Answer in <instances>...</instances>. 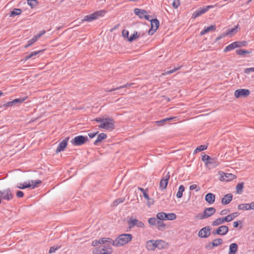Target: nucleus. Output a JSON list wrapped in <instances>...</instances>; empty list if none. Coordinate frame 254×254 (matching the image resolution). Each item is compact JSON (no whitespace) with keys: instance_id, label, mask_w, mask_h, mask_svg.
Returning <instances> with one entry per match:
<instances>
[{"instance_id":"1","label":"nucleus","mask_w":254,"mask_h":254,"mask_svg":"<svg viewBox=\"0 0 254 254\" xmlns=\"http://www.w3.org/2000/svg\"><path fill=\"white\" fill-rule=\"evenodd\" d=\"M94 121L100 123V125L98 126L99 128L112 130L115 127L114 120L111 118H96Z\"/></svg>"},{"instance_id":"34","label":"nucleus","mask_w":254,"mask_h":254,"mask_svg":"<svg viewBox=\"0 0 254 254\" xmlns=\"http://www.w3.org/2000/svg\"><path fill=\"white\" fill-rule=\"evenodd\" d=\"M249 208H250L249 206V203L241 204L238 206V208L239 210H249Z\"/></svg>"},{"instance_id":"41","label":"nucleus","mask_w":254,"mask_h":254,"mask_svg":"<svg viewBox=\"0 0 254 254\" xmlns=\"http://www.w3.org/2000/svg\"><path fill=\"white\" fill-rule=\"evenodd\" d=\"M37 39L35 36L31 40L28 41V43L24 46V48H27L28 47L32 45L34 43H35L37 41Z\"/></svg>"},{"instance_id":"43","label":"nucleus","mask_w":254,"mask_h":254,"mask_svg":"<svg viewBox=\"0 0 254 254\" xmlns=\"http://www.w3.org/2000/svg\"><path fill=\"white\" fill-rule=\"evenodd\" d=\"M138 34L137 33V32H134L133 34L132 35L130 36L128 38V41L129 42H132V41H133L134 40H135V39L138 38Z\"/></svg>"},{"instance_id":"15","label":"nucleus","mask_w":254,"mask_h":254,"mask_svg":"<svg viewBox=\"0 0 254 254\" xmlns=\"http://www.w3.org/2000/svg\"><path fill=\"white\" fill-rule=\"evenodd\" d=\"M169 179L170 173L168 172L166 175L160 182L159 188L161 190H164L166 188Z\"/></svg>"},{"instance_id":"22","label":"nucleus","mask_w":254,"mask_h":254,"mask_svg":"<svg viewBox=\"0 0 254 254\" xmlns=\"http://www.w3.org/2000/svg\"><path fill=\"white\" fill-rule=\"evenodd\" d=\"M146 248L149 251L154 250L156 247L155 241L149 240L146 242Z\"/></svg>"},{"instance_id":"8","label":"nucleus","mask_w":254,"mask_h":254,"mask_svg":"<svg viewBox=\"0 0 254 254\" xmlns=\"http://www.w3.org/2000/svg\"><path fill=\"white\" fill-rule=\"evenodd\" d=\"M128 225L129 228H133L135 226L139 228H144L145 227V225L142 222L133 218H129L128 221Z\"/></svg>"},{"instance_id":"31","label":"nucleus","mask_w":254,"mask_h":254,"mask_svg":"<svg viewBox=\"0 0 254 254\" xmlns=\"http://www.w3.org/2000/svg\"><path fill=\"white\" fill-rule=\"evenodd\" d=\"M157 226V229L160 231H163L166 229V224L161 221H158L157 222V224H156Z\"/></svg>"},{"instance_id":"7","label":"nucleus","mask_w":254,"mask_h":254,"mask_svg":"<svg viewBox=\"0 0 254 254\" xmlns=\"http://www.w3.org/2000/svg\"><path fill=\"white\" fill-rule=\"evenodd\" d=\"M88 139L87 136L78 135L75 136L73 139L71 141V142L74 145L79 146L84 144L88 140Z\"/></svg>"},{"instance_id":"9","label":"nucleus","mask_w":254,"mask_h":254,"mask_svg":"<svg viewBox=\"0 0 254 254\" xmlns=\"http://www.w3.org/2000/svg\"><path fill=\"white\" fill-rule=\"evenodd\" d=\"M250 91L246 89H239L236 90L234 92V96L236 98L242 97H245L250 95Z\"/></svg>"},{"instance_id":"57","label":"nucleus","mask_w":254,"mask_h":254,"mask_svg":"<svg viewBox=\"0 0 254 254\" xmlns=\"http://www.w3.org/2000/svg\"><path fill=\"white\" fill-rule=\"evenodd\" d=\"M46 31L45 30H43L39 34L35 35V37L36 38V39L38 40L39 38H40L41 36L44 35Z\"/></svg>"},{"instance_id":"10","label":"nucleus","mask_w":254,"mask_h":254,"mask_svg":"<svg viewBox=\"0 0 254 254\" xmlns=\"http://www.w3.org/2000/svg\"><path fill=\"white\" fill-rule=\"evenodd\" d=\"M213 7L212 5H208L203 7H201L196 10L192 15V18L195 19L196 17L199 16L201 14L205 13L210 8Z\"/></svg>"},{"instance_id":"61","label":"nucleus","mask_w":254,"mask_h":254,"mask_svg":"<svg viewBox=\"0 0 254 254\" xmlns=\"http://www.w3.org/2000/svg\"><path fill=\"white\" fill-rule=\"evenodd\" d=\"M43 50H40V51H38L33 52L31 53L32 57L37 55L39 53H41L42 52H43Z\"/></svg>"},{"instance_id":"5","label":"nucleus","mask_w":254,"mask_h":254,"mask_svg":"<svg viewBox=\"0 0 254 254\" xmlns=\"http://www.w3.org/2000/svg\"><path fill=\"white\" fill-rule=\"evenodd\" d=\"M105 13L106 11L104 10H98L90 15L85 16L83 21L90 22L93 20L96 19L100 16H103Z\"/></svg>"},{"instance_id":"44","label":"nucleus","mask_w":254,"mask_h":254,"mask_svg":"<svg viewBox=\"0 0 254 254\" xmlns=\"http://www.w3.org/2000/svg\"><path fill=\"white\" fill-rule=\"evenodd\" d=\"M206 148H207V146L201 145H200L199 146L197 147L194 150V152H195V153H197L198 152H200V151L204 150L206 149Z\"/></svg>"},{"instance_id":"18","label":"nucleus","mask_w":254,"mask_h":254,"mask_svg":"<svg viewBox=\"0 0 254 254\" xmlns=\"http://www.w3.org/2000/svg\"><path fill=\"white\" fill-rule=\"evenodd\" d=\"M68 138L63 140L62 142H61L56 150V153H59V152L63 151L67 146V140Z\"/></svg>"},{"instance_id":"36","label":"nucleus","mask_w":254,"mask_h":254,"mask_svg":"<svg viewBox=\"0 0 254 254\" xmlns=\"http://www.w3.org/2000/svg\"><path fill=\"white\" fill-rule=\"evenodd\" d=\"M185 190V187L183 185H181L179 187L178 191L177 193L176 196L178 198H181L183 196V193Z\"/></svg>"},{"instance_id":"16","label":"nucleus","mask_w":254,"mask_h":254,"mask_svg":"<svg viewBox=\"0 0 254 254\" xmlns=\"http://www.w3.org/2000/svg\"><path fill=\"white\" fill-rule=\"evenodd\" d=\"M210 235V229L205 227L201 229L198 232V235L200 238H207Z\"/></svg>"},{"instance_id":"63","label":"nucleus","mask_w":254,"mask_h":254,"mask_svg":"<svg viewBox=\"0 0 254 254\" xmlns=\"http://www.w3.org/2000/svg\"><path fill=\"white\" fill-rule=\"evenodd\" d=\"M249 208L250 210L254 209V201L252 202L251 203L249 204Z\"/></svg>"},{"instance_id":"52","label":"nucleus","mask_w":254,"mask_h":254,"mask_svg":"<svg viewBox=\"0 0 254 254\" xmlns=\"http://www.w3.org/2000/svg\"><path fill=\"white\" fill-rule=\"evenodd\" d=\"M60 248V247L57 246L56 247H52L50 248L49 253V254H52L56 252V250L59 249Z\"/></svg>"},{"instance_id":"60","label":"nucleus","mask_w":254,"mask_h":254,"mask_svg":"<svg viewBox=\"0 0 254 254\" xmlns=\"http://www.w3.org/2000/svg\"><path fill=\"white\" fill-rule=\"evenodd\" d=\"M230 215L233 220L235 218L238 216V213L237 212H234L231 213V214H230Z\"/></svg>"},{"instance_id":"27","label":"nucleus","mask_w":254,"mask_h":254,"mask_svg":"<svg viewBox=\"0 0 254 254\" xmlns=\"http://www.w3.org/2000/svg\"><path fill=\"white\" fill-rule=\"evenodd\" d=\"M225 222H224L223 218V217H220V218H218L216 219L214 221H213L212 222V225L213 226H218V225H221L222 224H223Z\"/></svg>"},{"instance_id":"40","label":"nucleus","mask_w":254,"mask_h":254,"mask_svg":"<svg viewBox=\"0 0 254 254\" xmlns=\"http://www.w3.org/2000/svg\"><path fill=\"white\" fill-rule=\"evenodd\" d=\"M125 199L123 198H119L117 199H116L112 203V205L113 206H116L118 204H119L121 203H122L124 201Z\"/></svg>"},{"instance_id":"28","label":"nucleus","mask_w":254,"mask_h":254,"mask_svg":"<svg viewBox=\"0 0 254 254\" xmlns=\"http://www.w3.org/2000/svg\"><path fill=\"white\" fill-rule=\"evenodd\" d=\"M244 187V183H238L236 186V193L238 194H241L243 192V189Z\"/></svg>"},{"instance_id":"62","label":"nucleus","mask_w":254,"mask_h":254,"mask_svg":"<svg viewBox=\"0 0 254 254\" xmlns=\"http://www.w3.org/2000/svg\"><path fill=\"white\" fill-rule=\"evenodd\" d=\"M98 132L95 133H90L88 134V135L90 138H92L95 136V135L97 134Z\"/></svg>"},{"instance_id":"13","label":"nucleus","mask_w":254,"mask_h":254,"mask_svg":"<svg viewBox=\"0 0 254 254\" xmlns=\"http://www.w3.org/2000/svg\"><path fill=\"white\" fill-rule=\"evenodd\" d=\"M0 196L2 199L7 200H9L13 197L12 193L9 189L0 190Z\"/></svg>"},{"instance_id":"58","label":"nucleus","mask_w":254,"mask_h":254,"mask_svg":"<svg viewBox=\"0 0 254 254\" xmlns=\"http://www.w3.org/2000/svg\"><path fill=\"white\" fill-rule=\"evenodd\" d=\"M99 244H101L100 239L99 240H95L92 242V246L93 247H96Z\"/></svg>"},{"instance_id":"33","label":"nucleus","mask_w":254,"mask_h":254,"mask_svg":"<svg viewBox=\"0 0 254 254\" xmlns=\"http://www.w3.org/2000/svg\"><path fill=\"white\" fill-rule=\"evenodd\" d=\"M166 213L163 212H161L157 213L156 217L158 220H166Z\"/></svg>"},{"instance_id":"35","label":"nucleus","mask_w":254,"mask_h":254,"mask_svg":"<svg viewBox=\"0 0 254 254\" xmlns=\"http://www.w3.org/2000/svg\"><path fill=\"white\" fill-rule=\"evenodd\" d=\"M158 219L155 217H151L148 219V222L150 226H155L157 224V222H158Z\"/></svg>"},{"instance_id":"56","label":"nucleus","mask_w":254,"mask_h":254,"mask_svg":"<svg viewBox=\"0 0 254 254\" xmlns=\"http://www.w3.org/2000/svg\"><path fill=\"white\" fill-rule=\"evenodd\" d=\"M14 104H13V101H12L8 102L6 103L3 104V106L5 107H7L12 106Z\"/></svg>"},{"instance_id":"59","label":"nucleus","mask_w":254,"mask_h":254,"mask_svg":"<svg viewBox=\"0 0 254 254\" xmlns=\"http://www.w3.org/2000/svg\"><path fill=\"white\" fill-rule=\"evenodd\" d=\"M23 192L20 190H18L17 192H16V196L17 197H22L23 196Z\"/></svg>"},{"instance_id":"19","label":"nucleus","mask_w":254,"mask_h":254,"mask_svg":"<svg viewBox=\"0 0 254 254\" xmlns=\"http://www.w3.org/2000/svg\"><path fill=\"white\" fill-rule=\"evenodd\" d=\"M241 44L239 42H235L227 46L224 49V52H227L234 49L236 48L241 47Z\"/></svg>"},{"instance_id":"25","label":"nucleus","mask_w":254,"mask_h":254,"mask_svg":"<svg viewBox=\"0 0 254 254\" xmlns=\"http://www.w3.org/2000/svg\"><path fill=\"white\" fill-rule=\"evenodd\" d=\"M238 245L236 243H232L229 246V252L228 254H235L238 250Z\"/></svg>"},{"instance_id":"24","label":"nucleus","mask_w":254,"mask_h":254,"mask_svg":"<svg viewBox=\"0 0 254 254\" xmlns=\"http://www.w3.org/2000/svg\"><path fill=\"white\" fill-rule=\"evenodd\" d=\"M107 138V135L104 133H101L98 135L96 140L94 142L95 145H98V143H100L103 139Z\"/></svg>"},{"instance_id":"39","label":"nucleus","mask_w":254,"mask_h":254,"mask_svg":"<svg viewBox=\"0 0 254 254\" xmlns=\"http://www.w3.org/2000/svg\"><path fill=\"white\" fill-rule=\"evenodd\" d=\"M223 242V240L221 239H215L213 241L212 245L213 247H217L220 245Z\"/></svg>"},{"instance_id":"47","label":"nucleus","mask_w":254,"mask_h":254,"mask_svg":"<svg viewBox=\"0 0 254 254\" xmlns=\"http://www.w3.org/2000/svg\"><path fill=\"white\" fill-rule=\"evenodd\" d=\"M180 5V0H174L172 3L173 8L177 9Z\"/></svg>"},{"instance_id":"29","label":"nucleus","mask_w":254,"mask_h":254,"mask_svg":"<svg viewBox=\"0 0 254 254\" xmlns=\"http://www.w3.org/2000/svg\"><path fill=\"white\" fill-rule=\"evenodd\" d=\"M176 119V117H170L163 119L161 121H156L155 123L159 126H161L162 124L166 123L168 121H172L174 119Z\"/></svg>"},{"instance_id":"32","label":"nucleus","mask_w":254,"mask_h":254,"mask_svg":"<svg viewBox=\"0 0 254 254\" xmlns=\"http://www.w3.org/2000/svg\"><path fill=\"white\" fill-rule=\"evenodd\" d=\"M238 25H237L235 28L229 29L227 31L226 35L230 36H232L234 34H235L237 31V29L238 28Z\"/></svg>"},{"instance_id":"46","label":"nucleus","mask_w":254,"mask_h":254,"mask_svg":"<svg viewBox=\"0 0 254 254\" xmlns=\"http://www.w3.org/2000/svg\"><path fill=\"white\" fill-rule=\"evenodd\" d=\"M143 195L144 197L148 201V205L149 206L150 204H151L152 203H151L149 201L151 200L150 198L149 197L148 194H147V191L146 190L145 191L143 192Z\"/></svg>"},{"instance_id":"20","label":"nucleus","mask_w":254,"mask_h":254,"mask_svg":"<svg viewBox=\"0 0 254 254\" xmlns=\"http://www.w3.org/2000/svg\"><path fill=\"white\" fill-rule=\"evenodd\" d=\"M205 200L209 204H212L215 202V195L212 193H208L206 194L205 196Z\"/></svg>"},{"instance_id":"3","label":"nucleus","mask_w":254,"mask_h":254,"mask_svg":"<svg viewBox=\"0 0 254 254\" xmlns=\"http://www.w3.org/2000/svg\"><path fill=\"white\" fill-rule=\"evenodd\" d=\"M42 183L40 180L35 181H31L28 183H24L23 184H19L17 185L16 187L20 189H24L26 188H31L32 189H34L37 187V185Z\"/></svg>"},{"instance_id":"26","label":"nucleus","mask_w":254,"mask_h":254,"mask_svg":"<svg viewBox=\"0 0 254 254\" xmlns=\"http://www.w3.org/2000/svg\"><path fill=\"white\" fill-rule=\"evenodd\" d=\"M216 29V26L215 25H211L210 26L207 27V28H205L203 30H202L200 34V35H203L211 31H214Z\"/></svg>"},{"instance_id":"42","label":"nucleus","mask_w":254,"mask_h":254,"mask_svg":"<svg viewBox=\"0 0 254 254\" xmlns=\"http://www.w3.org/2000/svg\"><path fill=\"white\" fill-rule=\"evenodd\" d=\"M27 3L32 8L36 6L38 4V2L36 0H27Z\"/></svg>"},{"instance_id":"53","label":"nucleus","mask_w":254,"mask_h":254,"mask_svg":"<svg viewBox=\"0 0 254 254\" xmlns=\"http://www.w3.org/2000/svg\"><path fill=\"white\" fill-rule=\"evenodd\" d=\"M251 72H254V67L245 68L244 72L247 74H249Z\"/></svg>"},{"instance_id":"14","label":"nucleus","mask_w":254,"mask_h":254,"mask_svg":"<svg viewBox=\"0 0 254 254\" xmlns=\"http://www.w3.org/2000/svg\"><path fill=\"white\" fill-rule=\"evenodd\" d=\"M229 231L228 227L227 226L223 225L220 226L216 231L213 232L214 235H225Z\"/></svg>"},{"instance_id":"4","label":"nucleus","mask_w":254,"mask_h":254,"mask_svg":"<svg viewBox=\"0 0 254 254\" xmlns=\"http://www.w3.org/2000/svg\"><path fill=\"white\" fill-rule=\"evenodd\" d=\"M113 252L112 248L109 246H99L93 250V254H111Z\"/></svg>"},{"instance_id":"64","label":"nucleus","mask_w":254,"mask_h":254,"mask_svg":"<svg viewBox=\"0 0 254 254\" xmlns=\"http://www.w3.org/2000/svg\"><path fill=\"white\" fill-rule=\"evenodd\" d=\"M31 58H32V56L31 53H30L29 55H27V56H26L25 57L24 60L25 61H27V60H28V59H30Z\"/></svg>"},{"instance_id":"55","label":"nucleus","mask_w":254,"mask_h":254,"mask_svg":"<svg viewBox=\"0 0 254 254\" xmlns=\"http://www.w3.org/2000/svg\"><path fill=\"white\" fill-rule=\"evenodd\" d=\"M223 219H224V222H230L231 221H232V219L230 216V215H228L224 217H223Z\"/></svg>"},{"instance_id":"11","label":"nucleus","mask_w":254,"mask_h":254,"mask_svg":"<svg viewBox=\"0 0 254 254\" xmlns=\"http://www.w3.org/2000/svg\"><path fill=\"white\" fill-rule=\"evenodd\" d=\"M220 180L228 182L232 181L236 178V176L231 173H226L221 172L220 173Z\"/></svg>"},{"instance_id":"51","label":"nucleus","mask_w":254,"mask_h":254,"mask_svg":"<svg viewBox=\"0 0 254 254\" xmlns=\"http://www.w3.org/2000/svg\"><path fill=\"white\" fill-rule=\"evenodd\" d=\"M128 34H129V33L127 30H125V29L123 30L122 35L123 37L128 39L129 38Z\"/></svg>"},{"instance_id":"17","label":"nucleus","mask_w":254,"mask_h":254,"mask_svg":"<svg viewBox=\"0 0 254 254\" xmlns=\"http://www.w3.org/2000/svg\"><path fill=\"white\" fill-rule=\"evenodd\" d=\"M155 244L156 248L158 249H166L168 247V244L161 240H155Z\"/></svg>"},{"instance_id":"30","label":"nucleus","mask_w":254,"mask_h":254,"mask_svg":"<svg viewBox=\"0 0 254 254\" xmlns=\"http://www.w3.org/2000/svg\"><path fill=\"white\" fill-rule=\"evenodd\" d=\"M101 244L108 243L113 246L114 240L109 238H103L100 239Z\"/></svg>"},{"instance_id":"49","label":"nucleus","mask_w":254,"mask_h":254,"mask_svg":"<svg viewBox=\"0 0 254 254\" xmlns=\"http://www.w3.org/2000/svg\"><path fill=\"white\" fill-rule=\"evenodd\" d=\"M190 190H193L196 189V190H195L196 191H198L200 190V188L199 187H197V185L195 184H193V185L190 186Z\"/></svg>"},{"instance_id":"21","label":"nucleus","mask_w":254,"mask_h":254,"mask_svg":"<svg viewBox=\"0 0 254 254\" xmlns=\"http://www.w3.org/2000/svg\"><path fill=\"white\" fill-rule=\"evenodd\" d=\"M233 198V195L231 193H228L222 198L221 203L223 205L229 203Z\"/></svg>"},{"instance_id":"50","label":"nucleus","mask_w":254,"mask_h":254,"mask_svg":"<svg viewBox=\"0 0 254 254\" xmlns=\"http://www.w3.org/2000/svg\"><path fill=\"white\" fill-rule=\"evenodd\" d=\"M180 68H181V66H179V67H178L177 68H174L173 69H171V70H168V71H166L165 74H169L175 72L176 71L179 70V69H180Z\"/></svg>"},{"instance_id":"6","label":"nucleus","mask_w":254,"mask_h":254,"mask_svg":"<svg viewBox=\"0 0 254 254\" xmlns=\"http://www.w3.org/2000/svg\"><path fill=\"white\" fill-rule=\"evenodd\" d=\"M216 212V209L213 207H208L204 209L203 214H199L197 216L199 219H206L212 216Z\"/></svg>"},{"instance_id":"48","label":"nucleus","mask_w":254,"mask_h":254,"mask_svg":"<svg viewBox=\"0 0 254 254\" xmlns=\"http://www.w3.org/2000/svg\"><path fill=\"white\" fill-rule=\"evenodd\" d=\"M25 100L24 98H18V99H15L12 100L13 104H15L17 103H21Z\"/></svg>"},{"instance_id":"45","label":"nucleus","mask_w":254,"mask_h":254,"mask_svg":"<svg viewBox=\"0 0 254 254\" xmlns=\"http://www.w3.org/2000/svg\"><path fill=\"white\" fill-rule=\"evenodd\" d=\"M236 52L237 54L238 55H243L245 54H249V53H250V52H249L248 51H246L245 50H243V49L237 50H236Z\"/></svg>"},{"instance_id":"12","label":"nucleus","mask_w":254,"mask_h":254,"mask_svg":"<svg viewBox=\"0 0 254 254\" xmlns=\"http://www.w3.org/2000/svg\"><path fill=\"white\" fill-rule=\"evenodd\" d=\"M151 29L148 31V34L150 35H153L159 26V22L157 19H152L151 21Z\"/></svg>"},{"instance_id":"54","label":"nucleus","mask_w":254,"mask_h":254,"mask_svg":"<svg viewBox=\"0 0 254 254\" xmlns=\"http://www.w3.org/2000/svg\"><path fill=\"white\" fill-rule=\"evenodd\" d=\"M202 160L203 161L206 163V162H207L209 160H211V158L207 155H204L202 157Z\"/></svg>"},{"instance_id":"38","label":"nucleus","mask_w":254,"mask_h":254,"mask_svg":"<svg viewBox=\"0 0 254 254\" xmlns=\"http://www.w3.org/2000/svg\"><path fill=\"white\" fill-rule=\"evenodd\" d=\"M176 217V215L174 213H166V220H174Z\"/></svg>"},{"instance_id":"23","label":"nucleus","mask_w":254,"mask_h":254,"mask_svg":"<svg viewBox=\"0 0 254 254\" xmlns=\"http://www.w3.org/2000/svg\"><path fill=\"white\" fill-rule=\"evenodd\" d=\"M134 13L138 16L140 18H143L144 15L147 14V11L143 9H140L139 8H135L134 9Z\"/></svg>"},{"instance_id":"37","label":"nucleus","mask_w":254,"mask_h":254,"mask_svg":"<svg viewBox=\"0 0 254 254\" xmlns=\"http://www.w3.org/2000/svg\"><path fill=\"white\" fill-rule=\"evenodd\" d=\"M21 13V10L19 8L14 9L10 13V16L14 17L16 15H18Z\"/></svg>"},{"instance_id":"2","label":"nucleus","mask_w":254,"mask_h":254,"mask_svg":"<svg viewBox=\"0 0 254 254\" xmlns=\"http://www.w3.org/2000/svg\"><path fill=\"white\" fill-rule=\"evenodd\" d=\"M132 235L130 234H124L120 235L113 242V246L119 247L123 246L132 240Z\"/></svg>"}]
</instances>
